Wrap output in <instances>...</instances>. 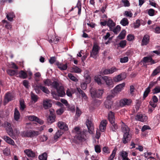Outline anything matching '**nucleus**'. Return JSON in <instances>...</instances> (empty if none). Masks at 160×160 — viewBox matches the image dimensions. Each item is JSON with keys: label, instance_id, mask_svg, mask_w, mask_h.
Here are the masks:
<instances>
[{"label": "nucleus", "instance_id": "1", "mask_svg": "<svg viewBox=\"0 0 160 160\" xmlns=\"http://www.w3.org/2000/svg\"><path fill=\"white\" fill-rule=\"evenodd\" d=\"M122 129L124 133L122 140V142L126 144L131 138V135L129 134V129L128 127L123 123L122 125Z\"/></svg>", "mask_w": 160, "mask_h": 160}, {"label": "nucleus", "instance_id": "2", "mask_svg": "<svg viewBox=\"0 0 160 160\" xmlns=\"http://www.w3.org/2000/svg\"><path fill=\"white\" fill-rule=\"evenodd\" d=\"M57 94L55 92H52L51 94L53 98L58 100L59 97H63L65 95L64 87L61 86H59L56 89Z\"/></svg>", "mask_w": 160, "mask_h": 160}, {"label": "nucleus", "instance_id": "3", "mask_svg": "<svg viewBox=\"0 0 160 160\" xmlns=\"http://www.w3.org/2000/svg\"><path fill=\"white\" fill-rule=\"evenodd\" d=\"M90 92L92 98H100L102 96L104 91L103 89L96 90L95 88H91L90 90Z\"/></svg>", "mask_w": 160, "mask_h": 160}, {"label": "nucleus", "instance_id": "4", "mask_svg": "<svg viewBox=\"0 0 160 160\" xmlns=\"http://www.w3.org/2000/svg\"><path fill=\"white\" fill-rule=\"evenodd\" d=\"M74 131L77 135V138L79 140L81 141H84L85 140L86 131H81L79 128L78 127L75 128Z\"/></svg>", "mask_w": 160, "mask_h": 160}, {"label": "nucleus", "instance_id": "5", "mask_svg": "<svg viewBox=\"0 0 160 160\" xmlns=\"http://www.w3.org/2000/svg\"><path fill=\"white\" fill-rule=\"evenodd\" d=\"M100 49V48L98 44L96 42H94L92 50L90 52V56L94 58H96Z\"/></svg>", "mask_w": 160, "mask_h": 160}, {"label": "nucleus", "instance_id": "6", "mask_svg": "<svg viewBox=\"0 0 160 160\" xmlns=\"http://www.w3.org/2000/svg\"><path fill=\"white\" fill-rule=\"evenodd\" d=\"M118 69L115 67H112L111 68L102 70L100 72L102 75L112 74L114 72H116Z\"/></svg>", "mask_w": 160, "mask_h": 160}, {"label": "nucleus", "instance_id": "7", "mask_svg": "<svg viewBox=\"0 0 160 160\" xmlns=\"http://www.w3.org/2000/svg\"><path fill=\"white\" fill-rule=\"evenodd\" d=\"M103 80L106 84L110 88H112L114 86L113 80L110 77L107 76H104L103 77Z\"/></svg>", "mask_w": 160, "mask_h": 160}, {"label": "nucleus", "instance_id": "8", "mask_svg": "<svg viewBox=\"0 0 160 160\" xmlns=\"http://www.w3.org/2000/svg\"><path fill=\"white\" fill-rule=\"evenodd\" d=\"M8 134L13 139H15V136L18 135L19 133V131L17 129H15L13 130L12 129L8 131Z\"/></svg>", "mask_w": 160, "mask_h": 160}, {"label": "nucleus", "instance_id": "9", "mask_svg": "<svg viewBox=\"0 0 160 160\" xmlns=\"http://www.w3.org/2000/svg\"><path fill=\"white\" fill-rule=\"evenodd\" d=\"M126 77V74L124 73H121L113 78V81L115 82H120L125 79Z\"/></svg>", "mask_w": 160, "mask_h": 160}, {"label": "nucleus", "instance_id": "10", "mask_svg": "<svg viewBox=\"0 0 160 160\" xmlns=\"http://www.w3.org/2000/svg\"><path fill=\"white\" fill-rule=\"evenodd\" d=\"M135 118L137 120L141 122H145L147 120L148 118L145 114H137L135 116Z\"/></svg>", "mask_w": 160, "mask_h": 160}, {"label": "nucleus", "instance_id": "11", "mask_svg": "<svg viewBox=\"0 0 160 160\" xmlns=\"http://www.w3.org/2000/svg\"><path fill=\"white\" fill-rule=\"evenodd\" d=\"M28 119L31 121L36 122L40 124H42L44 122L42 120L34 115H31L28 116Z\"/></svg>", "mask_w": 160, "mask_h": 160}, {"label": "nucleus", "instance_id": "12", "mask_svg": "<svg viewBox=\"0 0 160 160\" xmlns=\"http://www.w3.org/2000/svg\"><path fill=\"white\" fill-rule=\"evenodd\" d=\"M24 152L28 157L34 158H35L36 156L35 152L31 149H27L25 150Z\"/></svg>", "mask_w": 160, "mask_h": 160}, {"label": "nucleus", "instance_id": "13", "mask_svg": "<svg viewBox=\"0 0 160 160\" xmlns=\"http://www.w3.org/2000/svg\"><path fill=\"white\" fill-rule=\"evenodd\" d=\"M131 102L132 101L130 99L124 98L120 101L119 105L121 107L125 105H129Z\"/></svg>", "mask_w": 160, "mask_h": 160}, {"label": "nucleus", "instance_id": "14", "mask_svg": "<svg viewBox=\"0 0 160 160\" xmlns=\"http://www.w3.org/2000/svg\"><path fill=\"white\" fill-rule=\"evenodd\" d=\"M89 133L92 134L93 132V124L91 121L87 119L86 122Z\"/></svg>", "mask_w": 160, "mask_h": 160}, {"label": "nucleus", "instance_id": "15", "mask_svg": "<svg viewBox=\"0 0 160 160\" xmlns=\"http://www.w3.org/2000/svg\"><path fill=\"white\" fill-rule=\"evenodd\" d=\"M14 97V95L12 93L8 92L6 93L4 101L5 104H6L9 101L13 100Z\"/></svg>", "mask_w": 160, "mask_h": 160}, {"label": "nucleus", "instance_id": "16", "mask_svg": "<svg viewBox=\"0 0 160 160\" xmlns=\"http://www.w3.org/2000/svg\"><path fill=\"white\" fill-rule=\"evenodd\" d=\"M143 61L145 63L150 62V65H152L156 63L157 61L153 60L151 57H146L143 58Z\"/></svg>", "mask_w": 160, "mask_h": 160}, {"label": "nucleus", "instance_id": "17", "mask_svg": "<svg viewBox=\"0 0 160 160\" xmlns=\"http://www.w3.org/2000/svg\"><path fill=\"white\" fill-rule=\"evenodd\" d=\"M38 134V132L37 131H29L25 132L24 136L27 137H33Z\"/></svg>", "mask_w": 160, "mask_h": 160}, {"label": "nucleus", "instance_id": "18", "mask_svg": "<svg viewBox=\"0 0 160 160\" xmlns=\"http://www.w3.org/2000/svg\"><path fill=\"white\" fill-rule=\"evenodd\" d=\"M125 84L124 83L117 85L114 88V92L115 93H118L121 92L125 86Z\"/></svg>", "mask_w": 160, "mask_h": 160}, {"label": "nucleus", "instance_id": "19", "mask_svg": "<svg viewBox=\"0 0 160 160\" xmlns=\"http://www.w3.org/2000/svg\"><path fill=\"white\" fill-rule=\"evenodd\" d=\"M103 77L100 75L96 76L94 77V80L98 85H101L104 84V82L102 80Z\"/></svg>", "mask_w": 160, "mask_h": 160}, {"label": "nucleus", "instance_id": "20", "mask_svg": "<svg viewBox=\"0 0 160 160\" xmlns=\"http://www.w3.org/2000/svg\"><path fill=\"white\" fill-rule=\"evenodd\" d=\"M107 124V121L106 120H102L99 126V129L101 132H103L106 128Z\"/></svg>", "mask_w": 160, "mask_h": 160}, {"label": "nucleus", "instance_id": "21", "mask_svg": "<svg viewBox=\"0 0 160 160\" xmlns=\"http://www.w3.org/2000/svg\"><path fill=\"white\" fill-rule=\"evenodd\" d=\"M52 103L50 100L47 99L43 101V107L44 109H48L52 106Z\"/></svg>", "mask_w": 160, "mask_h": 160}, {"label": "nucleus", "instance_id": "22", "mask_svg": "<svg viewBox=\"0 0 160 160\" xmlns=\"http://www.w3.org/2000/svg\"><path fill=\"white\" fill-rule=\"evenodd\" d=\"M108 119L111 123L114 122L115 118L114 113L112 111L108 113Z\"/></svg>", "mask_w": 160, "mask_h": 160}, {"label": "nucleus", "instance_id": "23", "mask_svg": "<svg viewBox=\"0 0 160 160\" xmlns=\"http://www.w3.org/2000/svg\"><path fill=\"white\" fill-rule=\"evenodd\" d=\"M58 126L59 128L65 130H68V127L65 123L62 122H59L58 123Z\"/></svg>", "mask_w": 160, "mask_h": 160}, {"label": "nucleus", "instance_id": "24", "mask_svg": "<svg viewBox=\"0 0 160 160\" xmlns=\"http://www.w3.org/2000/svg\"><path fill=\"white\" fill-rule=\"evenodd\" d=\"M2 138L8 143L13 146L15 145V143L13 140L8 137L5 136L3 137Z\"/></svg>", "mask_w": 160, "mask_h": 160}, {"label": "nucleus", "instance_id": "25", "mask_svg": "<svg viewBox=\"0 0 160 160\" xmlns=\"http://www.w3.org/2000/svg\"><path fill=\"white\" fill-rule=\"evenodd\" d=\"M78 92L81 95L82 98L85 100H87L88 98L86 94L79 88H76Z\"/></svg>", "mask_w": 160, "mask_h": 160}, {"label": "nucleus", "instance_id": "26", "mask_svg": "<svg viewBox=\"0 0 160 160\" xmlns=\"http://www.w3.org/2000/svg\"><path fill=\"white\" fill-rule=\"evenodd\" d=\"M55 115L53 114H51L48 118V121L49 123H52L55 121Z\"/></svg>", "mask_w": 160, "mask_h": 160}, {"label": "nucleus", "instance_id": "27", "mask_svg": "<svg viewBox=\"0 0 160 160\" xmlns=\"http://www.w3.org/2000/svg\"><path fill=\"white\" fill-rule=\"evenodd\" d=\"M117 148L115 147L114 148V149L112 150V152L111 154L109 156V157L108 158L107 160H113V158L115 156L116 154V152L117 151Z\"/></svg>", "mask_w": 160, "mask_h": 160}, {"label": "nucleus", "instance_id": "28", "mask_svg": "<svg viewBox=\"0 0 160 160\" xmlns=\"http://www.w3.org/2000/svg\"><path fill=\"white\" fill-rule=\"evenodd\" d=\"M107 25L109 28L110 30L113 27H114L115 23L111 19H109L107 22Z\"/></svg>", "mask_w": 160, "mask_h": 160}, {"label": "nucleus", "instance_id": "29", "mask_svg": "<svg viewBox=\"0 0 160 160\" xmlns=\"http://www.w3.org/2000/svg\"><path fill=\"white\" fill-rule=\"evenodd\" d=\"M112 101H106L104 102V106L106 108L108 109H110L112 105Z\"/></svg>", "mask_w": 160, "mask_h": 160}, {"label": "nucleus", "instance_id": "30", "mask_svg": "<svg viewBox=\"0 0 160 160\" xmlns=\"http://www.w3.org/2000/svg\"><path fill=\"white\" fill-rule=\"evenodd\" d=\"M110 30L113 31L115 34H117L120 31L121 27L120 26L118 25L115 28L113 27Z\"/></svg>", "mask_w": 160, "mask_h": 160}, {"label": "nucleus", "instance_id": "31", "mask_svg": "<svg viewBox=\"0 0 160 160\" xmlns=\"http://www.w3.org/2000/svg\"><path fill=\"white\" fill-rule=\"evenodd\" d=\"M19 77L22 79H25L27 78V73L23 70H21L19 73Z\"/></svg>", "mask_w": 160, "mask_h": 160}, {"label": "nucleus", "instance_id": "32", "mask_svg": "<svg viewBox=\"0 0 160 160\" xmlns=\"http://www.w3.org/2000/svg\"><path fill=\"white\" fill-rule=\"evenodd\" d=\"M120 23L123 26H126L129 24L128 20L126 18H123L121 20Z\"/></svg>", "mask_w": 160, "mask_h": 160}, {"label": "nucleus", "instance_id": "33", "mask_svg": "<svg viewBox=\"0 0 160 160\" xmlns=\"http://www.w3.org/2000/svg\"><path fill=\"white\" fill-rule=\"evenodd\" d=\"M126 31L125 30H122L118 36V39H122L125 37Z\"/></svg>", "mask_w": 160, "mask_h": 160}, {"label": "nucleus", "instance_id": "34", "mask_svg": "<svg viewBox=\"0 0 160 160\" xmlns=\"http://www.w3.org/2000/svg\"><path fill=\"white\" fill-rule=\"evenodd\" d=\"M2 22L5 24V27L6 28L8 29H11L12 27L11 24L9 22L5 20H3Z\"/></svg>", "mask_w": 160, "mask_h": 160}, {"label": "nucleus", "instance_id": "35", "mask_svg": "<svg viewBox=\"0 0 160 160\" xmlns=\"http://www.w3.org/2000/svg\"><path fill=\"white\" fill-rule=\"evenodd\" d=\"M19 102L20 105V109L22 111H23L24 110L26 107V105L24 103V102L23 99H21L19 101Z\"/></svg>", "mask_w": 160, "mask_h": 160}, {"label": "nucleus", "instance_id": "36", "mask_svg": "<svg viewBox=\"0 0 160 160\" xmlns=\"http://www.w3.org/2000/svg\"><path fill=\"white\" fill-rule=\"evenodd\" d=\"M20 118V113L18 110L15 108L14 113V119L16 121H18Z\"/></svg>", "mask_w": 160, "mask_h": 160}, {"label": "nucleus", "instance_id": "37", "mask_svg": "<svg viewBox=\"0 0 160 160\" xmlns=\"http://www.w3.org/2000/svg\"><path fill=\"white\" fill-rule=\"evenodd\" d=\"M47 154L46 153L44 152L38 156V158L40 160H47Z\"/></svg>", "mask_w": 160, "mask_h": 160}, {"label": "nucleus", "instance_id": "38", "mask_svg": "<svg viewBox=\"0 0 160 160\" xmlns=\"http://www.w3.org/2000/svg\"><path fill=\"white\" fill-rule=\"evenodd\" d=\"M72 70L73 72L76 73H80L82 71L80 68L75 66H74L72 68Z\"/></svg>", "mask_w": 160, "mask_h": 160}, {"label": "nucleus", "instance_id": "39", "mask_svg": "<svg viewBox=\"0 0 160 160\" xmlns=\"http://www.w3.org/2000/svg\"><path fill=\"white\" fill-rule=\"evenodd\" d=\"M119 154L122 159L128 158V153L126 151H122L119 152Z\"/></svg>", "mask_w": 160, "mask_h": 160}, {"label": "nucleus", "instance_id": "40", "mask_svg": "<svg viewBox=\"0 0 160 160\" xmlns=\"http://www.w3.org/2000/svg\"><path fill=\"white\" fill-rule=\"evenodd\" d=\"M42 85L41 84L34 86V90L38 94L41 92V87Z\"/></svg>", "mask_w": 160, "mask_h": 160}, {"label": "nucleus", "instance_id": "41", "mask_svg": "<svg viewBox=\"0 0 160 160\" xmlns=\"http://www.w3.org/2000/svg\"><path fill=\"white\" fill-rule=\"evenodd\" d=\"M63 134V132L61 130L58 131L54 136V138L56 139L59 138Z\"/></svg>", "mask_w": 160, "mask_h": 160}, {"label": "nucleus", "instance_id": "42", "mask_svg": "<svg viewBox=\"0 0 160 160\" xmlns=\"http://www.w3.org/2000/svg\"><path fill=\"white\" fill-rule=\"evenodd\" d=\"M14 16V13L12 12L10 13L7 15V17L8 19L11 21L13 20V18Z\"/></svg>", "mask_w": 160, "mask_h": 160}, {"label": "nucleus", "instance_id": "43", "mask_svg": "<svg viewBox=\"0 0 160 160\" xmlns=\"http://www.w3.org/2000/svg\"><path fill=\"white\" fill-rule=\"evenodd\" d=\"M154 32L157 33H160V27L156 25L153 26Z\"/></svg>", "mask_w": 160, "mask_h": 160}, {"label": "nucleus", "instance_id": "44", "mask_svg": "<svg viewBox=\"0 0 160 160\" xmlns=\"http://www.w3.org/2000/svg\"><path fill=\"white\" fill-rule=\"evenodd\" d=\"M31 96L32 100L35 102L38 101V98L37 95L32 92H31Z\"/></svg>", "mask_w": 160, "mask_h": 160}, {"label": "nucleus", "instance_id": "45", "mask_svg": "<svg viewBox=\"0 0 160 160\" xmlns=\"http://www.w3.org/2000/svg\"><path fill=\"white\" fill-rule=\"evenodd\" d=\"M41 90L43 92L47 94H48L50 93V92L48 88L44 87L42 85L41 87Z\"/></svg>", "mask_w": 160, "mask_h": 160}, {"label": "nucleus", "instance_id": "46", "mask_svg": "<svg viewBox=\"0 0 160 160\" xmlns=\"http://www.w3.org/2000/svg\"><path fill=\"white\" fill-rule=\"evenodd\" d=\"M7 72L11 76L14 75L17 72V71L11 69L7 70Z\"/></svg>", "mask_w": 160, "mask_h": 160}, {"label": "nucleus", "instance_id": "47", "mask_svg": "<svg viewBox=\"0 0 160 160\" xmlns=\"http://www.w3.org/2000/svg\"><path fill=\"white\" fill-rule=\"evenodd\" d=\"M52 82L51 81L48 79H45L43 81L44 84L45 85L48 86H51Z\"/></svg>", "mask_w": 160, "mask_h": 160}, {"label": "nucleus", "instance_id": "48", "mask_svg": "<svg viewBox=\"0 0 160 160\" xmlns=\"http://www.w3.org/2000/svg\"><path fill=\"white\" fill-rule=\"evenodd\" d=\"M123 15L127 17L131 18L133 14L131 11H125L123 13Z\"/></svg>", "mask_w": 160, "mask_h": 160}, {"label": "nucleus", "instance_id": "49", "mask_svg": "<svg viewBox=\"0 0 160 160\" xmlns=\"http://www.w3.org/2000/svg\"><path fill=\"white\" fill-rule=\"evenodd\" d=\"M160 72V66L158 67L152 72V75L155 76Z\"/></svg>", "mask_w": 160, "mask_h": 160}, {"label": "nucleus", "instance_id": "50", "mask_svg": "<svg viewBox=\"0 0 160 160\" xmlns=\"http://www.w3.org/2000/svg\"><path fill=\"white\" fill-rule=\"evenodd\" d=\"M102 150L104 153L109 154L110 152V149L107 147H104Z\"/></svg>", "mask_w": 160, "mask_h": 160}, {"label": "nucleus", "instance_id": "51", "mask_svg": "<svg viewBox=\"0 0 160 160\" xmlns=\"http://www.w3.org/2000/svg\"><path fill=\"white\" fill-rule=\"evenodd\" d=\"M68 76L69 78L71 80L75 82H77L78 81V79L76 78L75 77L73 76L71 73H69L68 74Z\"/></svg>", "mask_w": 160, "mask_h": 160}, {"label": "nucleus", "instance_id": "52", "mask_svg": "<svg viewBox=\"0 0 160 160\" xmlns=\"http://www.w3.org/2000/svg\"><path fill=\"white\" fill-rule=\"evenodd\" d=\"M153 92L154 94H156L160 92V86H156L153 89Z\"/></svg>", "mask_w": 160, "mask_h": 160}, {"label": "nucleus", "instance_id": "53", "mask_svg": "<svg viewBox=\"0 0 160 160\" xmlns=\"http://www.w3.org/2000/svg\"><path fill=\"white\" fill-rule=\"evenodd\" d=\"M51 86L56 89L59 86L58 83L56 81H54L53 82H52Z\"/></svg>", "mask_w": 160, "mask_h": 160}, {"label": "nucleus", "instance_id": "54", "mask_svg": "<svg viewBox=\"0 0 160 160\" xmlns=\"http://www.w3.org/2000/svg\"><path fill=\"white\" fill-rule=\"evenodd\" d=\"M112 126H111V129L113 131H115L118 128V126L115 123V122L113 123H111Z\"/></svg>", "mask_w": 160, "mask_h": 160}, {"label": "nucleus", "instance_id": "55", "mask_svg": "<svg viewBox=\"0 0 160 160\" xmlns=\"http://www.w3.org/2000/svg\"><path fill=\"white\" fill-rule=\"evenodd\" d=\"M4 125L5 127H6L7 131V133H8V130H10V129H12V128H11V124L9 123V122H5Z\"/></svg>", "mask_w": 160, "mask_h": 160}, {"label": "nucleus", "instance_id": "56", "mask_svg": "<svg viewBox=\"0 0 160 160\" xmlns=\"http://www.w3.org/2000/svg\"><path fill=\"white\" fill-rule=\"evenodd\" d=\"M61 70H66L67 68V65L66 64H63L61 63L60 65L58 68Z\"/></svg>", "mask_w": 160, "mask_h": 160}, {"label": "nucleus", "instance_id": "57", "mask_svg": "<svg viewBox=\"0 0 160 160\" xmlns=\"http://www.w3.org/2000/svg\"><path fill=\"white\" fill-rule=\"evenodd\" d=\"M84 77L86 79L85 82H86L87 83H89L91 81V78L89 76V75H86L84 74Z\"/></svg>", "mask_w": 160, "mask_h": 160}, {"label": "nucleus", "instance_id": "58", "mask_svg": "<svg viewBox=\"0 0 160 160\" xmlns=\"http://www.w3.org/2000/svg\"><path fill=\"white\" fill-rule=\"evenodd\" d=\"M95 150L97 153H99L101 152V147L100 146L96 145L95 146Z\"/></svg>", "mask_w": 160, "mask_h": 160}, {"label": "nucleus", "instance_id": "59", "mask_svg": "<svg viewBox=\"0 0 160 160\" xmlns=\"http://www.w3.org/2000/svg\"><path fill=\"white\" fill-rule=\"evenodd\" d=\"M128 60V58L127 57H125L123 58H120V62L121 63H125L127 62Z\"/></svg>", "mask_w": 160, "mask_h": 160}, {"label": "nucleus", "instance_id": "60", "mask_svg": "<svg viewBox=\"0 0 160 160\" xmlns=\"http://www.w3.org/2000/svg\"><path fill=\"white\" fill-rule=\"evenodd\" d=\"M122 1L123 3L124 7H128L130 6V3L128 0H122Z\"/></svg>", "mask_w": 160, "mask_h": 160}, {"label": "nucleus", "instance_id": "61", "mask_svg": "<svg viewBox=\"0 0 160 160\" xmlns=\"http://www.w3.org/2000/svg\"><path fill=\"white\" fill-rule=\"evenodd\" d=\"M88 83H87L86 82H84L81 83V88L83 90H85L87 88V84Z\"/></svg>", "mask_w": 160, "mask_h": 160}, {"label": "nucleus", "instance_id": "62", "mask_svg": "<svg viewBox=\"0 0 160 160\" xmlns=\"http://www.w3.org/2000/svg\"><path fill=\"white\" fill-rule=\"evenodd\" d=\"M114 97V94H112L108 95L107 97L106 101H112V99Z\"/></svg>", "mask_w": 160, "mask_h": 160}, {"label": "nucleus", "instance_id": "63", "mask_svg": "<svg viewBox=\"0 0 160 160\" xmlns=\"http://www.w3.org/2000/svg\"><path fill=\"white\" fill-rule=\"evenodd\" d=\"M150 90L149 89V88H147L145 90V91H144V94H143V98H146L147 96L148 95V94L150 92Z\"/></svg>", "mask_w": 160, "mask_h": 160}, {"label": "nucleus", "instance_id": "64", "mask_svg": "<svg viewBox=\"0 0 160 160\" xmlns=\"http://www.w3.org/2000/svg\"><path fill=\"white\" fill-rule=\"evenodd\" d=\"M154 10L152 9H150L148 11V14L150 16H152L154 15Z\"/></svg>", "mask_w": 160, "mask_h": 160}]
</instances>
